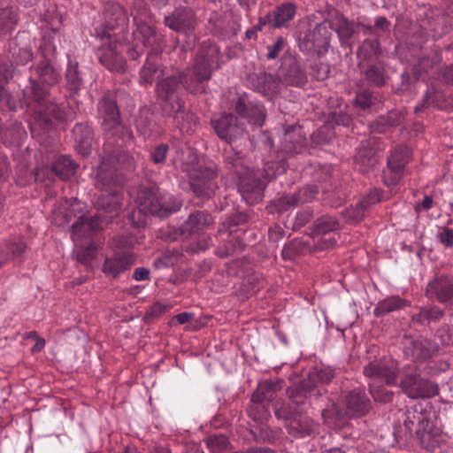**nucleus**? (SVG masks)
I'll return each instance as SVG.
<instances>
[{"label": "nucleus", "instance_id": "nucleus-49", "mask_svg": "<svg viewBox=\"0 0 453 453\" xmlns=\"http://www.w3.org/2000/svg\"><path fill=\"white\" fill-rule=\"evenodd\" d=\"M407 301L399 296H390L380 301L374 310V315L380 317L407 305Z\"/></svg>", "mask_w": 453, "mask_h": 453}, {"label": "nucleus", "instance_id": "nucleus-9", "mask_svg": "<svg viewBox=\"0 0 453 453\" xmlns=\"http://www.w3.org/2000/svg\"><path fill=\"white\" fill-rule=\"evenodd\" d=\"M81 204L75 201L63 212L65 223L68 224L74 219L72 224V234L73 238L90 235L97 230L104 221V216L101 213L95 214L93 217H87L82 212Z\"/></svg>", "mask_w": 453, "mask_h": 453}, {"label": "nucleus", "instance_id": "nucleus-64", "mask_svg": "<svg viewBox=\"0 0 453 453\" xmlns=\"http://www.w3.org/2000/svg\"><path fill=\"white\" fill-rule=\"evenodd\" d=\"M370 394L375 402L381 403H390L394 398V392L384 387L375 388L374 386L370 385Z\"/></svg>", "mask_w": 453, "mask_h": 453}, {"label": "nucleus", "instance_id": "nucleus-27", "mask_svg": "<svg viewBox=\"0 0 453 453\" xmlns=\"http://www.w3.org/2000/svg\"><path fill=\"white\" fill-rule=\"evenodd\" d=\"M223 162L225 168L236 179L251 170L246 155L234 148L224 150Z\"/></svg>", "mask_w": 453, "mask_h": 453}, {"label": "nucleus", "instance_id": "nucleus-44", "mask_svg": "<svg viewBox=\"0 0 453 453\" xmlns=\"http://www.w3.org/2000/svg\"><path fill=\"white\" fill-rule=\"evenodd\" d=\"M166 73L165 68L161 67L159 64L148 58L140 72V81L142 84H151L154 79H157V81Z\"/></svg>", "mask_w": 453, "mask_h": 453}, {"label": "nucleus", "instance_id": "nucleus-39", "mask_svg": "<svg viewBox=\"0 0 453 453\" xmlns=\"http://www.w3.org/2000/svg\"><path fill=\"white\" fill-rule=\"evenodd\" d=\"M404 347V353L418 361H424L432 357V352L429 349V342L424 339H412L407 338Z\"/></svg>", "mask_w": 453, "mask_h": 453}, {"label": "nucleus", "instance_id": "nucleus-16", "mask_svg": "<svg viewBox=\"0 0 453 453\" xmlns=\"http://www.w3.org/2000/svg\"><path fill=\"white\" fill-rule=\"evenodd\" d=\"M365 377L373 383L393 386L397 384V368L393 362L388 363L382 360L369 362L363 371Z\"/></svg>", "mask_w": 453, "mask_h": 453}, {"label": "nucleus", "instance_id": "nucleus-42", "mask_svg": "<svg viewBox=\"0 0 453 453\" xmlns=\"http://www.w3.org/2000/svg\"><path fill=\"white\" fill-rule=\"evenodd\" d=\"M279 75H273L267 73H260L257 75L256 88L258 92L265 96H271L276 94L280 88Z\"/></svg>", "mask_w": 453, "mask_h": 453}, {"label": "nucleus", "instance_id": "nucleus-36", "mask_svg": "<svg viewBox=\"0 0 453 453\" xmlns=\"http://www.w3.org/2000/svg\"><path fill=\"white\" fill-rule=\"evenodd\" d=\"M220 237L225 242L224 250L217 251V255L220 257H226L241 252L246 246L242 234L237 231L228 230Z\"/></svg>", "mask_w": 453, "mask_h": 453}, {"label": "nucleus", "instance_id": "nucleus-1", "mask_svg": "<svg viewBox=\"0 0 453 453\" xmlns=\"http://www.w3.org/2000/svg\"><path fill=\"white\" fill-rule=\"evenodd\" d=\"M426 405L417 403L406 409L403 424L395 428L394 435L399 441H415L422 449L434 451L446 443L442 430L431 420V412Z\"/></svg>", "mask_w": 453, "mask_h": 453}, {"label": "nucleus", "instance_id": "nucleus-21", "mask_svg": "<svg viewBox=\"0 0 453 453\" xmlns=\"http://www.w3.org/2000/svg\"><path fill=\"white\" fill-rule=\"evenodd\" d=\"M380 150V139L372 137L361 142L355 157L356 165L360 172H367L378 163L377 154Z\"/></svg>", "mask_w": 453, "mask_h": 453}, {"label": "nucleus", "instance_id": "nucleus-40", "mask_svg": "<svg viewBox=\"0 0 453 453\" xmlns=\"http://www.w3.org/2000/svg\"><path fill=\"white\" fill-rule=\"evenodd\" d=\"M7 58L12 64L25 65L32 59L31 50L27 47H21L18 38L11 39L7 45ZM10 66L12 67V65Z\"/></svg>", "mask_w": 453, "mask_h": 453}, {"label": "nucleus", "instance_id": "nucleus-32", "mask_svg": "<svg viewBox=\"0 0 453 453\" xmlns=\"http://www.w3.org/2000/svg\"><path fill=\"white\" fill-rule=\"evenodd\" d=\"M306 139L301 134L300 128L294 126L285 130L282 140V151L284 154L294 156L303 151Z\"/></svg>", "mask_w": 453, "mask_h": 453}, {"label": "nucleus", "instance_id": "nucleus-55", "mask_svg": "<svg viewBox=\"0 0 453 453\" xmlns=\"http://www.w3.org/2000/svg\"><path fill=\"white\" fill-rule=\"evenodd\" d=\"M96 247L90 243L86 247H81L74 251L76 260L84 265L87 270L91 268V263L96 257Z\"/></svg>", "mask_w": 453, "mask_h": 453}, {"label": "nucleus", "instance_id": "nucleus-15", "mask_svg": "<svg viewBox=\"0 0 453 453\" xmlns=\"http://www.w3.org/2000/svg\"><path fill=\"white\" fill-rule=\"evenodd\" d=\"M216 178L217 172L211 167H200L191 177L190 188L196 196L210 199L219 188Z\"/></svg>", "mask_w": 453, "mask_h": 453}, {"label": "nucleus", "instance_id": "nucleus-30", "mask_svg": "<svg viewBox=\"0 0 453 453\" xmlns=\"http://www.w3.org/2000/svg\"><path fill=\"white\" fill-rule=\"evenodd\" d=\"M411 157V151L407 147L400 146L395 148L390 154L388 159V166L391 173L395 174L388 181L385 180L387 185H395L399 180V174L408 163Z\"/></svg>", "mask_w": 453, "mask_h": 453}, {"label": "nucleus", "instance_id": "nucleus-14", "mask_svg": "<svg viewBox=\"0 0 453 453\" xmlns=\"http://www.w3.org/2000/svg\"><path fill=\"white\" fill-rule=\"evenodd\" d=\"M211 126L217 135L228 143L242 137L245 126L233 113H225L219 119H211Z\"/></svg>", "mask_w": 453, "mask_h": 453}, {"label": "nucleus", "instance_id": "nucleus-8", "mask_svg": "<svg viewBox=\"0 0 453 453\" xmlns=\"http://www.w3.org/2000/svg\"><path fill=\"white\" fill-rule=\"evenodd\" d=\"M344 406L345 409L342 410L333 403L332 408L323 410L322 416L325 418L335 419L364 416L369 412L371 402L365 392L354 390L345 395Z\"/></svg>", "mask_w": 453, "mask_h": 453}, {"label": "nucleus", "instance_id": "nucleus-45", "mask_svg": "<svg viewBox=\"0 0 453 453\" xmlns=\"http://www.w3.org/2000/svg\"><path fill=\"white\" fill-rule=\"evenodd\" d=\"M363 69V73L368 84L380 88L386 84L387 75L383 66L377 64H369Z\"/></svg>", "mask_w": 453, "mask_h": 453}, {"label": "nucleus", "instance_id": "nucleus-25", "mask_svg": "<svg viewBox=\"0 0 453 453\" xmlns=\"http://www.w3.org/2000/svg\"><path fill=\"white\" fill-rule=\"evenodd\" d=\"M31 69L34 70L36 78L30 76L29 83L30 79H33L49 89V88L58 84L61 80L60 72L47 58L40 60L36 65L31 66Z\"/></svg>", "mask_w": 453, "mask_h": 453}, {"label": "nucleus", "instance_id": "nucleus-51", "mask_svg": "<svg viewBox=\"0 0 453 453\" xmlns=\"http://www.w3.org/2000/svg\"><path fill=\"white\" fill-rule=\"evenodd\" d=\"M380 103V95L377 92L363 90L357 94L355 104L362 110H367Z\"/></svg>", "mask_w": 453, "mask_h": 453}, {"label": "nucleus", "instance_id": "nucleus-47", "mask_svg": "<svg viewBox=\"0 0 453 453\" xmlns=\"http://www.w3.org/2000/svg\"><path fill=\"white\" fill-rule=\"evenodd\" d=\"M444 316V311L438 306L422 307L418 313L414 314L411 318L414 323L424 324L437 322Z\"/></svg>", "mask_w": 453, "mask_h": 453}, {"label": "nucleus", "instance_id": "nucleus-48", "mask_svg": "<svg viewBox=\"0 0 453 453\" xmlns=\"http://www.w3.org/2000/svg\"><path fill=\"white\" fill-rule=\"evenodd\" d=\"M291 389L292 388H288V394L290 393ZM288 398L290 397L288 396ZM303 406V405L298 406L296 403H292L291 399H289V403L277 401L274 403V414L278 419H283L288 422L293 417L299 413L297 408H301Z\"/></svg>", "mask_w": 453, "mask_h": 453}, {"label": "nucleus", "instance_id": "nucleus-22", "mask_svg": "<svg viewBox=\"0 0 453 453\" xmlns=\"http://www.w3.org/2000/svg\"><path fill=\"white\" fill-rule=\"evenodd\" d=\"M124 181L125 177L117 168H113L111 165L105 164L103 159L101 160L95 184L97 188L101 191L118 189Z\"/></svg>", "mask_w": 453, "mask_h": 453}, {"label": "nucleus", "instance_id": "nucleus-29", "mask_svg": "<svg viewBox=\"0 0 453 453\" xmlns=\"http://www.w3.org/2000/svg\"><path fill=\"white\" fill-rule=\"evenodd\" d=\"M72 133L77 151L83 157L88 156L94 142L93 129L88 123H77Z\"/></svg>", "mask_w": 453, "mask_h": 453}, {"label": "nucleus", "instance_id": "nucleus-11", "mask_svg": "<svg viewBox=\"0 0 453 453\" xmlns=\"http://www.w3.org/2000/svg\"><path fill=\"white\" fill-rule=\"evenodd\" d=\"M121 138L120 135H115V139ZM104 142L103 145V156L102 159L105 164L111 165L113 168L119 169H129L133 167L134 160L129 152L125 149L133 141V133L129 131V137L123 139L122 142L115 141L108 145V140L104 139Z\"/></svg>", "mask_w": 453, "mask_h": 453}, {"label": "nucleus", "instance_id": "nucleus-50", "mask_svg": "<svg viewBox=\"0 0 453 453\" xmlns=\"http://www.w3.org/2000/svg\"><path fill=\"white\" fill-rule=\"evenodd\" d=\"M297 206L294 195H285L270 202L266 210L269 213H282L292 207Z\"/></svg>", "mask_w": 453, "mask_h": 453}, {"label": "nucleus", "instance_id": "nucleus-34", "mask_svg": "<svg viewBox=\"0 0 453 453\" xmlns=\"http://www.w3.org/2000/svg\"><path fill=\"white\" fill-rule=\"evenodd\" d=\"M27 245L22 239H13L0 245V268L10 260L21 261Z\"/></svg>", "mask_w": 453, "mask_h": 453}, {"label": "nucleus", "instance_id": "nucleus-24", "mask_svg": "<svg viewBox=\"0 0 453 453\" xmlns=\"http://www.w3.org/2000/svg\"><path fill=\"white\" fill-rule=\"evenodd\" d=\"M165 116L173 118V125L181 133H191L197 124L196 116L185 107V102L180 103V107L174 105L171 110L162 111Z\"/></svg>", "mask_w": 453, "mask_h": 453}, {"label": "nucleus", "instance_id": "nucleus-4", "mask_svg": "<svg viewBox=\"0 0 453 453\" xmlns=\"http://www.w3.org/2000/svg\"><path fill=\"white\" fill-rule=\"evenodd\" d=\"M97 117L101 121L103 137L108 140V145L116 141L115 135H120L121 138L117 139L120 142L129 137L131 129L123 123L116 93L108 91L102 96L97 104Z\"/></svg>", "mask_w": 453, "mask_h": 453}, {"label": "nucleus", "instance_id": "nucleus-7", "mask_svg": "<svg viewBox=\"0 0 453 453\" xmlns=\"http://www.w3.org/2000/svg\"><path fill=\"white\" fill-rule=\"evenodd\" d=\"M219 54L218 47L211 41L206 40L201 43L192 68L188 69L194 79V81L188 82V88L193 91H206L204 82L211 78L213 65L218 63Z\"/></svg>", "mask_w": 453, "mask_h": 453}, {"label": "nucleus", "instance_id": "nucleus-61", "mask_svg": "<svg viewBox=\"0 0 453 453\" xmlns=\"http://www.w3.org/2000/svg\"><path fill=\"white\" fill-rule=\"evenodd\" d=\"M366 211V204L358 202L356 206H350L342 211V217L349 223L361 221Z\"/></svg>", "mask_w": 453, "mask_h": 453}, {"label": "nucleus", "instance_id": "nucleus-17", "mask_svg": "<svg viewBox=\"0 0 453 453\" xmlns=\"http://www.w3.org/2000/svg\"><path fill=\"white\" fill-rule=\"evenodd\" d=\"M278 75L280 82L288 86L302 87L307 82L305 70L296 58L291 54L283 56Z\"/></svg>", "mask_w": 453, "mask_h": 453}, {"label": "nucleus", "instance_id": "nucleus-12", "mask_svg": "<svg viewBox=\"0 0 453 453\" xmlns=\"http://www.w3.org/2000/svg\"><path fill=\"white\" fill-rule=\"evenodd\" d=\"M331 32L328 20H324L311 30L306 31L299 39V48L305 53L321 54L326 52L330 46Z\"/></svg>", "mask_w": 453, "mask_h": 453}, {"label": "nucleus", "instance_id": "nucleus-43", "mask_svg": "<svg viewBox=\"0 0 453 453\" xmlns=\"http://www.w3.org/2000/svg\"><path fill=\"white\" fill-rule=\"evenodd\" d=\"M78 165L67 156L58 157L51 164V171L60 179L66 180L74 174Z\"/></svg>", "mask_w": 453, "mask_h": 453}, {"label": "nucleus", "instance_id": "nucleus-60", "mask_svg": "<svg viewBox=\"0 0 453 453\" xmlns=\"http://www.w3.org/2000/svg\"><path fill=\"white\" fill-rule=\"evenodd\" d=\"M306 249L305 243L298 239H294L286 244L281 251L282 258L285 260H293L303 253Z\"/></svg>", "mask_w": 453, "mask_h": 453}, {"label": "nucleus", "instance_id": "nucleus-38", "mask_svg": "<svg viewBox=\"0 0 453 453\" xmlns=\"http://www.w3.org/2000/svg\"><path fill=\"white\" fill-rule=\"evenodd\" d=\"M289 434L295 437H304L313 432V421L309 417L300 412L293 417L287 424Z\"/></svg>", "mask_w": 453, "mask_h": 453}, {"label": "nucleus", "instance_id": "nucleus-10", "mask_svg": "<svg viewBox=\"0 0 453 453\" xmlns=\"http://www.w3.org/2000/svg\"><path fill=\"white\" fill-rule=\"evenodd\" d=\"M399 387L411 399L432 398L439 395L438 384L422 377L417 372H407L405 368Z\"/></svg>", "mask_w": 453, "mask_h": 453}, {"label": "nucleus", "instance_id": "nucleus-6", "mask_svg": "<svg viewBox=\"0 0 453 453\" xmlns=\"http://www.w3.org/2000/svg\"><path fill=\"white\" fill-rule=\"evenodd\" d=\"M194 81L193 76L185 72H174L173 73H166L160 78L156 84V95L160 101L162 111L165 109L171 110L173 106L180 107V103L184 100L181 97L182 89L187 90L191 94H203L206 91H193L188 88V82Z\"/></svg>", "mask_w": 453, "mask_h": 453}, {"label": "nucleus", "instance_id": "nucleus-54", "mask_svg": "<svg viewBox=\"0 0 453 453\" xmlns=\"http://www.w3.org/2000/svg\"><path fill=\"white\" fill-rule=\"evenodd\" d=\"M247 411L249 417L252 418L253 421L261 424L270 416L265 402H256L251 400V403L249 405Z\"/></svg>", "mask_w": 453, "mask_h": 453}, {"label": "nucleus", "instance_id": "nucleus-3", "mask_svg": "<svg viewBox=\"0 0 453 453\" xmlns=\"http://www.w3.org/2000/svg\"><path fill=\"white\" fill-rule=\"evenodd\" d=\"M136 203L137 207L130 214V219L136 226H145L149 214L164 219L181 207L179 200L161 194L158 187L155 185L142 187L138 190Z\"/></svg>", "mask_w": 453, "mask_h": 453}, {"label": "nucleus", "instance_id": "nucleus-35", "mask_svg": "<svg viewBox=\"0 0 453 453\" xmlns=\"http://www.w3.org/2000/svg\"><path fill=\"white\" fill-rule=\"evenodd\" d=\"M283 380H265L259 383L257 390L252 395V401L272 402L284 387Z\"/></svg>", "mask_w": 453, "mask_h": 453}, {"label": "nucleus", "instance_id": "nucleus-52", "mask_svg": "<svg viewBox=\"0 0 453 453\" xmlns=\"http://www.w3.org/2000/svg\"><path fill=\"white\" fill-rule=\"evenodd\" d=\"M339 226V222L334 217L323 215L315 220L313 232L315 234H326L337 230Z\"/></svg>", "mask_w": 453, "mask_h": 453}, {"label": "nucleus", "instance_id": "nucleus-56", "mask_svg": "<svg viewBox=\"0 0 453 453\" xmlns=\"http://www.w3.org/2000/svg\"><path fill=\"white\" fill-rule=\"evenodd\" d=\"M137 33L142 37L145 47H154L158 42V36L153 26L142 22L137 27Z\"/></svg>", "mask_w": 453, "mask_h": 453}, {"label": "nucleus", "instance_id": "nucleus-57", "mask_svg": "<svg viewBox=\"0 0 453 453\" xmlns=\"http://www.w3.org/2000/svg\"><path fill=\"white\" fill-rule=\"evenodd\" d=\"M250 434L257 443H273L277 439V433L266 426L250 429Z\"/></svg>", "mask_w": 453, "mask_h": 453}, {"label": "nucleus", "instance_id": "nucleus-37", "mask_svg": "<svg viewBox=\"0 0 453 453\" xmlns=\"http://www.w3.org/2000/svg\"><path fill=\"white\" fill-rule=\"evenodd\" d=\"M120 205L121 195L118 189L102 191L96 202L97 210L105 213H117Z\"/></svg>", "mask_w": 453, "mask_h": 453}, {"label": "nucleus", "instance_id": "nucleus-59", "mask_svg": "<svg viewBox=\"0 0 453 453\" xmlns=\"http://www.w3.org/2000/svg\"><path fill=\"white\" fill-rule=\"evenodd\" d=\"M17 23V15L12 8L0 9V32L8 33L12 31Z\"/></svg>", "mask_w": 453, "mask_h": 453}, {"label": "nucleus", "instance_id": "nucleus-5", "mask_svg": "<svg viewBox=\"0 0 453 453\" xmlns=\"http://www.w3.org/2000/svg\"><path fill=\"white\" fill-rule=\"evenodd\" d=\"M335 377L334 370L330 366H316L307 378L292 387L289 397L296 405H305L311 397L319 398L327 392L326 386Z\"/></svg>", "mask_w": 453, "mask_h": 453}, {"label": "nucleus", "instance_id": "nucleus-63", "mask_svg": "<svg viewBox=\"0 0 453 453\" xmlns=\"http://www.w3.org/2000/svg\"><path fill=\"white\" fill-rule=\"evenodd\" d=\"M319 194V188L316 186H304L301 188L297 192L294 193L296 203L298 205L304 203L311 202L316 196Z\"/></svg>", "mask_w": 453, "mask_h": 453}, {"label": "nucleus", "instance_id": "nucleus-41", "mask_svg": "<svg viewBox=\"0 0 453 453\" xmlns=\"http://www.w3.org/2000/svg\"><path fill=\"white\" fill-rule=\"evenodd\" d=\"M329 31L334 30L339 37L341 43L348 44L355 33L354 24L343 16H337L328 21Z\"/></svg>", "mask_w": 453, "mask_h": 453}, {"label": "nucleus", "instance_id": "nucleus-58", "mask_svg": "<svg viewBox=\"0 0 453 453\" xmlns=\"http://www.w3.org/2000/svg\"><path fill=\"white\" fill-rule=\"evenodd\" d=\"M65 79L67 88L71 92L76 93L78 90H80L81 86L82 84V79L80 76L77 63L74 65L70 63L68 65L65 73Z\"/></svg>", "mask_w": 453, "mask_h": 453}, {"label": "nucleus", "instance_id": "nucleus-62", "mask_svg": "<svg viewBox=\"0 0 453 453\" xmlns=\"http://www.w3.org/2000/svg\"><path fill=\"white\" fill-rule=\"evenodd\" d=\"M249 219V215L242 211L230 215L223 223L222 227L219 228V234L224 235L228 230H232V227L244 225Z\"/></svg>", "mask_w": 453, "mask_h": 453}, {"label": "nucleus", "instance_id": "nucleus-53", "mask_svg": "<svg viewBox=\"0 0 453 453\" xmlns=\"http://www.w3.org/2000/svg\"><path fill=\"white\" fill-rule=\"evenodd\" d=\"M204 441L211 453H221L230 448L228 438L221 434L210 435Z\"/></svg>", "mask_w": 453, "mask_h": 453}, {"label": "nucleus", "instance_id": "nucleus-46", "mask_svg": "<svg viewBox=\"0 0 453 453\" xmlns=\"http://www.w3.org/2000/svg\"><path fill=\"white\" fill-rule=\"evenodd\" d=\"M288 167L287 159L283 154H278L276 159L269 160L265 163L263 171L264 177L268 181L275 179L278 175L283 174Z\"/></svg>", "mask_w": 453, "mask_h": 453}, {"label": "nucleus", "instance_id": "nucleus-13", "mask_svg": "<svg viewBox=\"0 0 453 453\" xmlns=\"http://www.w3.org/2000/svg\"><path fill=\"white\" fill-rule=\"evenodd\" d=\"M239 193L249 204H257L264 198L266 184L254 173L253 170L245 172L236 179Z\"/></svg>", "mask_w": 453, "mask_h": 453}, {"label": "nucleus", "instance_id": "nucleus-26", "mask_svg": "<svg viewBox=\"0 0 453 453\" xmlns=\"http://www.w3.org/2000/svg\"><path fill=\"white\" fill-rule=\"evenodd\" d=\"M235 111L242 118L255 126H263L265 120V110L261 104L247 103L245 96H240L234 102Z\"/></svg>", "mask_w": 453, "mask_h": 453}, {"label": "nucleus", "instance_id": "nucleus-31", "mask_svg": "<svg viewBox=\"0 0 453 453\" xmlns=\"http://www.w3.org/2000/svg\"><path fill=\"white\" fill-rule=\"evenodd\" d=\"M266 14L269 29L287 27H288V22L295 17L296 5L292 3H284L277 6L272 12Z\"/></svg>", "mask_w": 453, "mask_h": 453}, {"label": "nucleus", "instance_id": "nucleus-19", "mask_svg": "<svg viewBox=\"0 0 453 453\" xmlns=\"http://www.w3.org/2000/svg\"><path fill=\"white\" fill-rule=\"evenodd\" d=\"M214 223L211 214L206 211H195L179 228L183 238H189L193 234H203Z\"/></svg>", "mask_w": 453, "mask_h": 453}, {"label": "nucleus", "instance_id": "nucleus-2", "mask_svg": "<svg viewBox=\"0 0 453 453\" xmlns=\"http://www.w3.org/2000/svg\"><path fill=\"white\" fill-rule=\"evenodd\" d=\"M24 93L35 103L32 113L35 125L30 127L33 135H35L36 127L43 131H50L57 123L69 119L67 106L63 103L58 104L51 98L50 89L40 82L30 79V87H26Z\"/></svg>", "mask_w": 453, "mask_h": 453}, {"label": "nucleus", "instance_id": "nucleus-33", "mask_svg": "<svg viewBox=\"0 0 453 453\" xmlns=\"http://www.w3.org/2000/svg\"><path fill=\"white\" fill-rule=\"evenodd\" d=\"M381 52L379 38L364 40L357 51V57L359 60L358 67L364 68L365 62L376 60L381 55Z\"/></svg>", "mask_w": 453, "mask_h": 453}, {"label": "nucleus", "instance_id": "nucleus-23", "mask_svg": "<svg viewBox=\"0 0 453 453\" xmlns=\"http://www.w3.org/2000/svg\"><path fill=\"white\" fill-rule=\"evenodd\" d=\"M120 47L119 44L110 43L107 46H102L97 51L99 62L111 72L122 73L126 71L127 63L120 55Z\"/></svg>", "mask_w": 453, "mask_h": 453}, {"label": "nucleus", "instance_id": "nucleus-28", "mask_svg": "<svg viewBox=\"0 0 453 453\" xmlns=\"http://www.w3.org/2000/svg\"><path fill=\"white\" fill-rule=\"evenodd\" d=\"M134 264V257L128 252L117 253L112 257L106 258L103 265V272L112 278L129 270Z\"/></svg>", "mask_w": 453, "mask_h": 453}, {"label": "nucleus", "instance_id": "nucleus-18", "mask_svg": "<svg viewBox=\"0 0 453 453\" xmlns=\"http://www.w3.org/2000/svg\"><path fill=\"white\" fill-rule=\"evenodd\" d=\"M165 25L170 29L190 35L194 33L197 20L194 11L188 7L176 8L170 15L165 17Z\"/></svg>", "mask_w": 453, "mask_h": 453}, {"label": "nucleus", "instance_id": "nucleus-20", "mask_svg": "<svg viewBox=\"0 0 453 453\" xmlns=\"http://www.w3.org/2000/svg\"><path fill=\"white\" fill-rule=\"evenodd\" d=\"M426 295L442 304L453 305V275L441 274L435 277L427 285Z\"/></svg>", "mask_w": 453, "mask_h": 453}]
</instances>
